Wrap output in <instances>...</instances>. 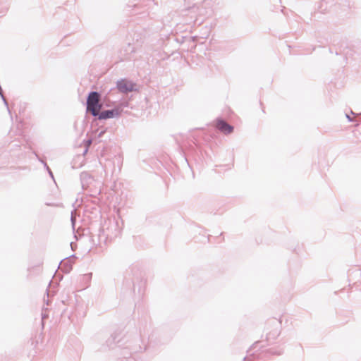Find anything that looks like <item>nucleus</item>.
<instances>
[{"label":"nucleus","instance_id":"f8f14e48","mask_svg":"<svg viewBox=\"0 0 361 361\" xmlns=\"http://www.w3.org/2000/svg\"><path fill=\"white\" fill-rule=\"evenodd\" d=\"M269 352L271 353V354H273V355H280L283 353V349H279L278 350H276V351H274L272 350L271 349H270L269 350Z\"/></svg>","mask_w":361,"mask_h":361},{"label":"nucleus","instance_id":"6ab92c4d","mask_svg":"<svg viewBox=\"0 0 361 361\" xmlns=\"http://www.w3.org/2000/svg\"><path fill=\"white\" fill-rule=\"evenodd\" d=\"M91 143H92V140H88L87 141V145H90Z\"/></svg>","mask_w":361,"mask_h":361},{"label":"nucleus","instance_id":"412c9836","mask_svg":"<svg viewBox=\"0 0 361 361\" xmlns=\"http://www.w3.org/2000/svg\"><path fill=\"white\" fill-rule=\"evenodd\" d=\"M41 162H42V164H44V166H45L47 168L48 167V166H47V164H46V163H44V161H43V160H41Z\"/></svg>","mask_w":361,"mask_h":361},{"label":"nucleus","instance_id":"20e7f679","mask_svg":"<svg viewBox=\"0 0 361 361\" xmlns=\"http://www.w3.org/2000/svg\"><path fill=\"white\" fill-rule=\"evenodd\" d=\"M121 111L118 108L98 111L97 116L99 120H106L108 118L118 117Z\"/></svg>","mask_w":361,"mask_h":361},{"label":"nucleus","instance_id":"39448f33","mask_svg":"<svg viewBox=\"0 0 361 361\" xmlns=\"http://www.w3.org/2000/svg\"><path fill=\"white\" fill-rule=\"evenodd\" d=\"M216 128L225 135H229L233 131V126L221 118L216 119Z\"/></svg>","mask_w":361,"mask_h":361},{"label":"nucleus","instance_id":"0eeeda50","mask_svg":"<svg viewBox=\"0 0 361 361\" xmlns=\"http://www.w3.org/2000/svg\"><path fill=\"white\" fill-rule=\"evenodd\" d=\"M274 322H275L276 326V328H274V329H273L272 331L267 334V339L268 341H270L271 339H273V340L276 339L280 334V331L279 329V322L277 321H274Z\"/></svg>","mask_w":361,"mask_h":361},{"label":"nucleus","instance_id":"dca6fc26","mask_svg":"<svg viewBox=\"0 0 361 361\" xmlns=\"http://www.w3.org/2000/svg\"><path fill=\"white\" fill-rule=\"evenodd\" d=\"M346 118L348 119L349 121H352V118L349 115L346 114Z\"/></svg>","mask_w":361,"mask_h":361},{"label":"nucleus","instance_id":"ddd939ff","mask_svg":"<svg viewBox=\"0 0 361 361\" xmlns=\"http://www.w3.org/2000/svg\"><path fill=\"white\" fill-rule=\"evenodd\" d=\"M48 317V315L44 312L42 313V319L44 320L45 318Z\"/></svg>","mask_w":361,"mask_h":361},{"label":"nucleus","instance_id":"2eb2a0df","mask_svg":"<svg viewBox=\"0 0 361 361\" xmlns=\"http://www.w3.org/2000/svg\"><path fill=\"white\" fill-rule=\"evenodd\" d=\"M257 346H258V343H257V342H256V343L253 345V346H252V348L253 349H255V348H257Z\"/></svg>","mask_w":361,"mask_h":361},{"label":"nucleus","instance_id":"4be33fe9","mask_svg":"<svg viewBox=\"0 0 361 361\" xmlns=\"http://www.w3.org/2000/svg\"><path fill=\"white\" fill-rule=\"evenodd\" d=\"M46 303H47V305H49V302H48V300H47Z\"/></svg>","mask_w":361,"mask_h":361},{"label":"nucleus","instance_id":"423d86ee","mask_svg":"<svg viewBox=\"0 0 361 361\" xmlns=\"http://www.w3.org/2000/svg\"><path fill=\"white\" fill-rule=\"evenodd\" d=\"M80 181L83 190H87L95 183L94 178L87 171L80 173Z\"/></svg>","mask_w":361,"mask_h":361},{"label":"nucleus","instance_id":"1a4fd4ad","mask_svg":"<svg viewBox=\"0 0 361 361\" xmlns=\"http://www.w3.org/2000/svg\"><path fill=\"white\" fill-rule=\"evenodd\" d=\"M61 264L63 266L62 269H64V271L68 273L71 269V264L70 260L64 261L63 260L61 262Z\"/></svg>","mask_w":361,"mask_h":361},{"label":"nucleus","instance_id":"f257e3e1","mask_svg":"<svg viewBox=\"0 0 361 361\" xmlns=\"http://www.w3.org/2000/svg\"><path fill=\"white\" fill-rule=\"evenodd\" d=\"M121 230L115 221H105L98 233V243L106 244L108 240H112L120 234Z\"/></svg>","mask_w":361,"mask_h":361},{"label":"nucleus","instance_id":"9d476101","mask_svg":"<svg viewBox=\"0 0 361 361\" xmlns=\"http://www.w3.org/2000/svg\"><path fill=\"white\" fill-rule=\"evenodd\" d=\"M71 221L73 231L75 230V225L76 221L75 210L71 212Z\"/></svg>","mask_w":361,"mask_h":361},{"label":"nucleus","instance_id":"aec40b11","mask_svg":"<svg viewBox=\"0 0 361 361\" xmlns=\"http://www.w3.org/2000/svg\"><path fill=\"white\" fill-rule=\"evenodd\" d=\"M41 162H42V164H44V166H45L47 168L48 167V166H47V164H46V163H44V161H43V160H41Z\"/></svg>","mask_w":361,"mask_h":361},{"label":"nucleus","instance_id":"9b49d317","mask_svg":"<svg viewBox=\"0 0 361 361\" xmlns=\"http://www.w3.org/2000/svg\"><path fill=\"white\" fill-rule=\"evenodd\" d=\"M116 337L114 335H111V336L106 341L107 345L109 346H111L113 343H116Z\"/></svg>","mask_w":361,"mask_h":361},{"label":"nucleus","instance_id":"7ed1b4c3","mask_svg":"<svg viewBox=\"0 0 361 361\" xmlns=\"http://www.w3.org/2000/svg\"><path fill=\"white\" fill-rule=\"evenodd\" d=\"M136 85L131 81L121 79L116 82V87L122 93H128L136 91Z\"/></svg>","mask_w":361,"mask_h":361},{"label":"nucleus","instance_id":"f3484780","mask_svg":"<svg viewBox=\"0 0 361 361\" xmlns=\"http://www.w3.org/2000/svg\"><path fill=\"white\" fill-rule=\"evenodd\" d=\"M91 275H92V273H90L89 274L85 275L84 277L89 279V278H90Z\"/></svg>","mask_w":361,"mask_h":361},{"label":"nucleus","instance_id":"6e6552de","mask_svg":"<svg viewBox=\"0 0 361 361\" xmlns=\"http://www.w3.org/2000/svg\"><path fill=\"white\" fill-rule=\"evenodd\" d=\"M252 349L247 351L248 355L244 357L243 361H255V360L259 357L261 354H256L251 353Z\"/></svg>","mask_w":361,"mask_h":361},{"label":"nucleus","instance_id":"4468645a","mask_svg":"<svg viewBox=\"0 0 361 361\" xmlns=\"http://www.w3.org/2000/svg\"><path fill=\"white\" fill-rule=\"evenodd\" d=\"M104 133H105V130H102L101 132H99V134H98V137H102V136H103V135L104 134Z\"/></svg>","mask_w":361,"mask_h":361},{"label":"nucleus","instance_id":"f03ea898","mask_svg":"<svg viewBox=\"0 0 361 361\" xmlns=\"http://www.w3.org/2000/svg\"><path fill=\"white\" fill-rule=\"evenodd\" d=\"M101 94L97 91L90 92L87 97V111L90 112L93 116H97V112L102 108L101 103Z\"/></svg>","mask_w":361,"mask_h":361},{"label":"nucleus","instance_id":"a211bd4d","mask_svg":"<svg viewBox=\"0 0 361 361\" xmlns=\"http://www.w3.org/2000/svg\"><path fill=\"white\" fill-rule=\"evenodd\" d=\"M47 169L49 171V175L53 178V174H52V172L49 170V169L47 167Z\"/></svg>","mask_w":361,"mask_h":361}]
</instances>
